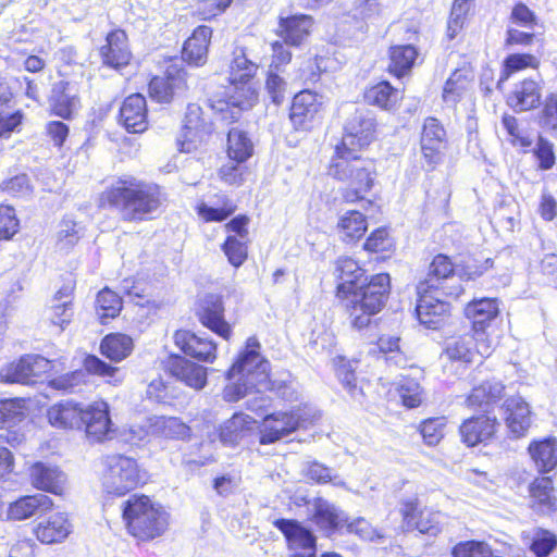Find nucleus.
<instances>
[{
	"label": "nucleus",
	"instance_id": "obj_1",
	"mask_svg": "<svg viewBox=\"0 0 557 557\" xmlns=\"http://www.w3.org/2000/svg\"><path fill=\"white\" fill-rule=\"evenodd\" d=\"M108 199L120 209L124 220L141 221L160 207L161 190L156 184L124 176L110 188Z\"/></svg>",
	"mask_w": 557,
	"mask_h": 557
},
{
	"label": "nucleus",
	"instance_id": "obj_2",
	"mask_svg": "<svg viewBox=\"0 0 557 557\" xmlns=\"http://www.w3.org/2000/svg\"><path fill=\"white\" fill-rule=\"evenodd\" d=\"M375 174V165L371 159H362L346 150H335L329 166L330 176L347 183L343 191L346 202L364 199L373 186Z\"/></svg>",
	"mask_w": 557,
	"mask_h": 557
},
{
	"label": "nucleus",
	"instance_id": "obj_3",
	"mask_svg": "<svg viewBox=\"0 0 557 557\" xmlns=\"http://www.w3.org/2000/svg\"><path fill=\"white\" fill-rule=\"evenodd\" d=\"M127 532L139 541H152L165 533L170 515L162 505L146 495H133L123 506Z\"/></svg>",
	"mask_w": 557,
	"mask_h": 557
},
{
	"label": "nucleus",
	"instance_id": "obj_4",
	"mask_svg": "<svg viewBox=\"0 0 557 557\" xmlns=\"http://www.w3.org/2000/svg\"><path fill=\"white\" fill-rule=\"evenodd\" d=\"M389 287V275L380 273L373 275L367 284L363 281L351 294H347L343 301L354 327L361 330L369 325L371 317L385 306Z\"/></svg>",
	"mask_w": 557,
	"mask_h": 557
},
{
	"label": "nucleus",
	"instance_id": "obj_5",
	"mask_svg": "<svg viewBox=\"0 0 557 557\" xmlns=\"http://www.w3.org/2000/svg\"><path fill=\"white\" fill-rule=\"evenodd\" d=\"M236 376L239 381H250L258 393L275 388L274 382L270 379V362L261 356L260 343L256 337L247 339L245 349L228 370L227 380Z\"/></svg>",
	"mask_w": 557,
	"mask_h": 557
},
{
	"label": "nucleus",
	"instance_id": "obj_6",
	"mask_svg": "<svg viewBox=\"0 0 557 557\" xmlns=\"http://www.w3.org/2000/svg\"><path fill=\"white\" fill-rule=\"evenodd\" d=\"M102 488L107 494L124 496L144 482L137 461L124 455L106 456L102 460Z\"/></svg>",
	"mask_w": 557,
	"mask_h": 557
},
{
	"label": "nucleus",
	"instance_id": "obj_7",
	"mask_svg": "<svg viewBox=\"0 0 557 557\" xmlns=\"http://www.w3.org/2000/svg\"><path fill=\"white\" fill-rule=\"evenodd\" d=\"M257 64L248 60L243 47H236L233 51V59L230 64V82L235 92L230 96L227 106L237 110L232 112V120H238L242 110L252 107L256 101L255 90L249 85L250 78L257 72Z\"/></svg>",
	"mask_w": 557,
	"mask_h": 557
},
{
	"label": "nucleus",
	"instance_id": "obj_8",
	"mask_svg": "<svg viewBox=\"0 0 557 557\" xmlns=\"http://www.w3.org/2000/svg\"><path fill=\"white\" fill-rule=\"evenodd\" d=\"M84 371L76 370L66 373L50 381V385L59 391L65 393H75L79 391L81 386L86 383L87 373L102 376L107 379V383L112 385H120L123 382V376L117 375L120 370L112 367L100 358L89 355L84 359Z\"/></svg>",
	"mask_w": 557,
	"mask_h": 557
},
{
	"label": "nucleus",
	"instance_id": "obj_9",
	"mask_svg": "<svg viewBox=\"0 0 557 557\" xmlns=\"http://www.w3.org/2000/svg\"><path fill=\"white\" fill-rule=\"evenodd\" d=\"M376 123L373 113L364 108L355 109L344 125L342 144L335 150L356 153L369 146L375 137Z\"/></svg>",
	"mask_w": 557,
	"mask_h": 557
},
{
	"label": "nucleus",
	"instance_id": "obj_10",
	"mask_svg": "<svg viewBox=\"0 0 557 557\" xmlns=\"http://www.w3.org/2000/svg\"><path fill=\"white\" fill-rule=\"evenodd\" d=\"M52 361L41 355H24L0 369V382L8 384H35L52 370Z\"/></svg>",
	"mask_w": 557,
	"mask_h": 557
},
{
	"label": "nucleus",
	"instance_id": "obj_11",
	"mask_svg": "<svg viewBox=\"0 0 557 557\" xmlns=\"http://www.w3.org/2000/svg\"><path fill=\"white\" fill-rule=\"evenodd\" d=\"M212 132L213 125L203 119L202 109L196 103L188 104L182 132L176 139L180 151L193 152L197 150Z\"/></svg>",
	"mask_w": 557,
	"mask_h": 557
},
{
	"label": "nucleus",
	"instance_id": "obj_12",
	"mask_svg": "<svg viewBox=\"0 0 557 557\" xmlns=\"http://www.w3.org/2000/svg\"><path fill=\"white\" fill-rule=\"evenodd\" d=\"M26 418L24 398L0 399V441L11 447H18L25 442V434L17 425Z\"/></svg>",
	"mask_w": 557,
	"mask_h": 557
},
{
	"label": "nucleus",
	"instance_id": "obj_13",
	"mask_svg": "<svg viewBox=\"0 0 557 557\" xmlns=\"http://www.w3.org/2000/svg\"><path fill=\"white\" fill-rule=\"evenodd\" d=\"M300 423L299 410L276 411L267 414L259 425V443L261 445L274 444L296 432L300 428Z\"/></svg>",
	"mask_w": 557,
	"mask_h": 557
},
{
	"label": "nucleus",
	"instance_id": "obj_14",
	"mask_svg": "<svg viewBox=\"0 0 557 557\" xmlns=\"http://www.w3.org/2000/svg\"><path fill=\"white\" fill-rule=\"evenodd\" d=\"M82 428L94 442L110 440L114 432V424L110 418V406L104 400H96L83 406Z\"/></svg>",
	"mask_w": 557,
	"mask_h": 557
},
{
	"label": "nucleus",
	"instance_id": "obj_15",
	"mask_svg": "<svg viewBox=\"0 0 557 557\" xmlns=\"http://www.w3.org/2000/svg\"><path fill=\"white\" fill-rule=\"evenodd\" d=\"M273 524L284 534L290 557H315V536L300 522L277 519Z\"/></svg>",
	"mask_w": 557,
	"mask_h": 557
},
{
	"label": "nucleus",
	"instance_id": "obj_16",
	"mask_svg": "<svg viewBox=\"0 0 557 557\" xmlns=\"http://www.w3.org/2000/svg\"><path fill=\"white\" fill-rule=\"evenodd\" d=\"M421 152L428 170H434L444 157L447 145L446 131L435 117H428L421 134Z\"/></svg>",
	"mask_w": 557,
	"mask_h": 557
},
{
	"label": "nucleus",
	"instance_id": "obj_17",
	"mask_svg": "<svg viewBox=\"0 0 557 557\" xmlns=\"http://www.w3.org/2000/svg\"><path fill=\"white\" fill-rule=\"evenodd\" d=\"M428 284H418L416 313L419 322L429 329H437L449 313V304L433 295Z\"/></svg>",
	"mask_w": 557,
	"mask_h": 557
},
{
	"label": "nucleus",
	"instance_id": "obj_18",
	"mask_svg": "<svg viewBox=\"0 0 557 557\" xmlns=\"http://www.w3.org/2000/svg\"><path fill=\"white\" fill-rule=\"evenodd\" d=\"M323 106V96L311 90L298 92L292 103L289 120L296 131H308Z\"/></svg>",
	"mask_w": 557,
	"mask_h": 557
},
{
	"label": "nucleus",
	"instance_id": "obj_19",
	"mask_svg": "<svg viewBox=\"0 0 557 557\" xmlns=\"http://www.w3.org/2000/svg\"><path fill=\"white\" fill-rule=\"evenodd\" d=\"M307 506L310 521L327 536L347 523L346 513L324 498H314Z\"/></svg>",
	"mask_w": 557,
	"mask_h": 557
},
{
	"label": "nucleus",
	"instance_id": "obj_20",
	"mask_svg": "<svg viewBox=\"0 0 557 557\" xmlns=\"http://www.w3.org/2000/svg\"><path fill=\"white\" fill-rule=\"evenodd\" d=\"M197 315L203 326L222 338L230 339L232 327L224 319V305L220 295H206L200 301Z\"/></svg>",
	"mask_w": 557,
	"mask_h": 557
},
{
	"label": "nucleus",
	"instance_id": "obj_21",
	"mask_svg": "<svg viewBox=\"0 0 557 557\" xmlns=\"http://www.w3.org/2000/svg\"><path fill=\"white\" fill-rule=\"evenodd\" d=\"M30 483L34 487L54 495H62L66 488V475L58 467L42 461L29 468Z\"/></svg>",
	"mask_w": 557,
	"mask_h": 557
},
{
	"label": "nucleus",
	"instance_id": "obj_22",
	"mask_svg": "<svg viewBox=\"0 0 557 557\" xmlns=\"http://www.w3.org/2000/svg\"><path fill=\"white\" fill-rule=\"evenodd\" d=\"M186 76L187 74L184 70H178L175 66H170L166 70L165 77L157 76L150 81V97L158 102L168 103L172 101V99L178 91L186 89Z\"/></svg>",
	"mask_w": 557,
	"mask_h": 557
},
{
	"label": "nucleus",
	"instance_id": "obj_23",
	"mask_svg": "<svg viewBox=\"0 0 557 557\" xmlns=\"http://www.w3.org/2000/svg\"><path fill=\"white\" fill-rule=\"evenodd\" d=\"M175 345L187 356L203 362H213L216 345L207 337L199 336L186 330L176 331Z\"/></svg>",
	"mask_w": 557,
	"mask_h": 557
},
{
	"label": "nucleus",
	"instance_id": "obj_24",
	"mask_svg": "<svg viewBox=\"0 0 557 557\" xmlns=\"http://www.w3.org/2000/svg\"><path fill=\"white\" fill-rule=\"evenodd\" d=\"M503 413L509 433L515 437L524 436L531 426L529 404L520 396H511L505 400Z\"/></svg>",
	"mask_w": 557,
	"mask_h": 557
},
{
	"label": "nucleus",
	"instance_id": "obj_25",
	"mask_svg": "<svg viewBox=\"0 0 557 557\" xmlns=\"http://www.w3.org/2000/svg\"><path fill=\"white\" fill-rule=\"evenodd\" d=\"M120 122L129 133H143L148 127L147 102L143 95L133 94L122 103Z\"/></svg>",
	"mask_w": 557,
	"mask_h": 557
},
{
	"label": "nucleus",
	"instance_id": "obj_26",
	"mask_svg": "<svg viewBox=\"0 0 557 557\" xmlns=\"http://www.w3.org/2000/svg\"><path fill=\"white\" fill-rule=\"evenodd\" d=\"M541 81L525 78L515 85L506 101L516 112H524L536 108L541 103Z\"/></svg>",
	"mask_w": 557,
	"mask_h": 557
},
{
	"label": "nucleus",
	"instance_id": "obj_27",
	"mask_svg": "<svg viewBox=\"0 0 557 557\" xmlns=\"http://www.w3.org/2000/svg\"><path fill=\"white\" fill-rule=\"evenodd\" d=\"M72 523L65 512H53L38 522L34 532L38 541L44 544L63 542L72 532Z\"/></svg>",
	"mask_w": 557,
	"mask_h": 557
},
{
	"label": "nucleus",
	"instance_id": "obj_28",
	"mask_svg": "<svg viewBox=\"0 0 557 557\" xmlns=\"http://www.w3.org/2000/svg\"><path fill=\"white\" fill-rule=\"evenodd\" d=\"M106 40L107 44L100 48L103 64L113 69L128 64L132 54L126 33L122 29L112 30L107 35Z\"/></svg>",
	"mask_w": 557,
	"mask_h": 557
},
{
	"label": "nucleus",
	"instance_id": "obj_29",
	"mask_svg": "<svg viewBox=\"0 0 557 557\" xmlns=\"http://www.w3.org/2000/svg\"><path fill=\"white\" fill-rule=\"evenodd\" d=\"M497 419L482 414L466 420L460 426V434L468 446H475L490 441L496 433Z\"/></svg>",
	"mask_w": 557,
	"mask_h": 557
},
{
	"label": "nucleus",
	"instance_id": "obj_30",
	"mask_svg": "<svg viewBox=\"0 0 557 557\" xmlns=\"http://www.w3.org/2000/svg\"><path fill=\"white\" fill-rule=\"evenodd\" d=\"M169 372L185 385L199 391L207 384V369L183 357H174L169 361Z\"/></svg>",
	"mask_w": 557,
	"mask_h": 557
},
{
	"label": "nucleus",
	"instance_id": "obj_31",
	"mask_svg": "<svg viewBox=\"0 0 557 557\" xmlns=\"http://www.w3.org/2000/svg\"><path fill=\"white\" fill-rule=\"evenodd\" d=\"M52 506V499L45 494L27 495L20 497L9 505L7 517L10 520L21 521L39 512L47 511Z\"/></svg>",
	"mask_w": 557,
	"mask_h": 557
},
{
	"label": "nucleus",
	"instance_id": "obj_32",
	"mask_svg": "<svg viewBox=\"0 0 557 557\" xmlns=\"http://www.w3.org/2000/svg\"><path fill=\"white\" fill-rule=\"evenodd\" d=\"M313 25L312 17L306 14H296L280 17L277 34L289 46H299L310 34Z\"/></svg>",
	"mask_w": 557,
	"mask_h": 557
},
{
	"label": "nucleus",
	"instance_id": "obj_33",
	"mask_svg": "<svg viewBox=\"0 0 557 557\" xmlns=\"http://www.w3.org/2000/svg\"><path fill=\"white\" fill-rule=\"evenodd\" d=\"M83 405L73 400H62L47 411L50 424L59 429H82Z\"/></svg>",
	"mask_w": 557,
	"mask_h": 557
},
{
	"label": "nucleus",
	"instance_id": "obj_34",
	"mask_svg": "<svg viewBox=\"0 0 557 557\" xmlns=\"http://www.w3.org/2000/svg\"><path fill=\"white\" fill-rule=\"evenodd\" d=\"M335 275L339 281L337 296L342 300L364 281V271L349 257H342L336 261Z\"/></svg>",
	"mask_w": 557,
	"mask_h": 557
},
{
	"label": "nucleus",
	"instance_id": "obj_35",
	"mask_svg": "<svg viewBox=\"0 0 557 557\" xmlns=\"http://www.w3.org/2000/svg\"><path fill=\"white\" fill-rule=\"evenodd\" d=\"M211 35L212 29L209 26L202 25L197 27L185 41L183 59L188 64L200 66L206 63Z\"/></svg>",
	"mask_w": 557,
	"mask_h": 557
},
{
	"label": "nucleus",
	"instance_id": "obj_36",
	"mask_svg": "<svg viewBox=\"0 0 557 557\" xmlns=\"http://www.w3.org/2000/svg\"><path fill=\"white\" fill-rule=\"evenodd\" d=\"M531 507L541 515H549L557 509L553 482L547 476L537 478L530 485Z\"/></svg>",
	"mask_w": 557,
	"mask_h": 557
},
{
	"label": "nucleus",
	"instance_id": "obj_37",
	"mask_svg": "<svg viewBox=\"0 0 557 557\" xmlns=\"http://www.w3.org/2000/svg\"><path fill=\"white\" fill-rule=\"evenodd\" d=\"M51 100L53 112L62 119H71L79 104L75 87L65 81L54 84Z\"/></svg>",
	"mask_w": 557,
	"mask_h": 557
},
{
	"label": "nucleus",
	"instance_id": "obj_38",
	"mask_svg": "<svg viewBox=\"0 0 557 557\" xmlns=\"http://www.w3.org/2000/svg\"><path fill=\"white\" fill-rule=\"evenodd\" d=\"M529 454L540 472L546 473L557 466V441L548 437L533 441L529 445Z\"/></svg>",
	"mask_w": 557,
	"mask_h": 557
},
{
	"label": "nucleus",
	"instance_id": "obj_39",
	"mask_svg": "<svg viewBox=\"0 0 557 557\" xmlns=\"http://www.w3.org/2000/svg\"><path fill=\"white\" fill-rule=\"evenodd\" d=\"M465 313L472 321V329H485L486 324L494 320L499 313L498 300L496 298H480L470 301Z\"/></svg>",
	"mask_w": 557,
	"mask_h": 557
},
{
	"label": "nucleus",
	"instance_id": "obj_40",
	"mask_svg": "<svg viewBox=\"0 0 557 557\" xmlns=\"http://www.w3.org/2000/svg\"><path fill=\"white\" fill-rule=\"evenodd\" d=\"M418 50L412 45H398L389 50L388 71L397 77L407 75L418 58Z\"/></svg>",
	"mask_w": 557,
	"mask_h": 557
},
{
	"label": "nucleus",
	"instance_id": "obj_41",
	"mask_svg": "<svg viewBox=\"0 0 557 557\" xmlns=\"http://www.w3.org/2000/svg\"><path fill=\"white\" fill-rule=\"evenodd\" d=\"M256 421L249 414L236 412L220 428V438L226 445H235Z\"/></svg>",
	"mask_w": 557,
	"mask_h": 557
},
{
	"label": "nucleus",
	"instance_id": "obj_42",
	"mask_svg": "<svg viewBox=\"0 0 557 557\" xmlns=\"http://www.w3.org/2000/svg\"><path fill=\"white\" fill-rule=\"evenodd\" d=\"M134 348L132 337L121 333L107 335L101 344V354L114 362H120L131 355Z\"/></svg>",
	"mask_w": 557,
	"mask_h": 557
},
{
	"label": "nucleus",
	"instance_id": "obj_43",
	"mask_svg": "<svg viewBox=\"0 0 557 557\" xmlns=\"http://www.w3.org/2000/svg\"><path fill=\"white\" fill-rule=\"evenodd\" d=\"M253 151V145L247 134L239 128H232L227 135V154L232 161L243 163L249 159Z\"/></svg>",
	"mask_w": 557,
	"mask_h": 557
},
{
	"label": "nucleus",
	"instance_id": "obj_44",
	"mask_svg": "<svg viewBox=\"0 0 557 557\" xmlns=\"http://www.w3.org/2000/svg\"><path fill=\"white\" fill-rule=\"evenodd\" d=\"M151 428L154 433L173 440H185L190 432L189 426L175 417H154Z\"/></svg>",
	"mask_w": 557,
	"mask_h": 557
},
{
	"label": "nucleus",
	"instance_id": "obj_45",
	"mask_svg": "<svg viewBox=\"0 0 557 557\" xmlns=\"http://www.w3.org/2000/svg\"><path fill=\"white\" fill-rule=\"evenodd\" d=\"M454 273V264L447 256L437 255L429 267L426 277L419 284L430 285V289L437 290L442 286V282L449 278Z\"/></svg>",
	"mask_w": 557,
	"mask_h": 557
},
{
	"label": "nucleus",
	"instance_id": "obj_46",
	"mask_svg": "<svg viewBox=\"0 0 557 557\" xmlns=\"http://www.w3.org/2000/svg\"><path fill=\"white\" fill-rule=\"evenodd\" d=\"M366 98L370 103L384 110H393L396 108L400 95L388 82H382L370 88Z\"/></svg>",
	"mask_w": 557,
	"mask_h": 557
},
{
	"label": "nucleus",
	"instance_id": "obj_47",
	"mask_svg": "<svg viewBox=\"0 0 557 557\" xmlns=\"http://www.w3.org/2000/svg\"><path fill=\"white\" fill-rule=\"evenodd\" d=\"M504 385L499 381H486L475 386L467 398L469 407L491 404L499 399L504 392Z\"/></svg>",
	"mask_w": 557,
	"mask_h": 557
},
{
	"label": "nucleus",
	"instance_id": "obj_48",
	"mask_svg": "<svg viewBox=\"0 0 557 557\" xmlns=\"http://www.w3.org/2000/svg\"><path fill=\"white\" fill-rule=\"evenodd\" d=\"M445 355L448 359L469 363L474 356V338L471 334L451 338L447 342Z\"/></svg>",
	"mask_w": 557,
	"mask_h": 557
},
{
	"label": "nucleus",
	"instance_id": "obj_49",
	"mask_svg": "<svg viewBox=\"0 0 557 557\" xmlns=\"http://www.w3.org/2000/svg\"><path fill=\"white\" fill-rule=\"evenodd\" d=\"M122 309V298L110 288L106 287L97 295L96 311L104 324L107 319L115 318Z\"/></svg>",
	"mask_w": 557,
	"mask_h": 557
},
{
	"label": "nucleus",
	"instance_id": "obj_50",
	"mask_svg": "<svg viewBox=\"0 0 557 557\" xmlns=\"http://www.w3.org/2000/svg\"><path fill=\"white\" fill-rule=\"evenodd\" d=\"M367 220L356 210L347 211L338 222V228L345 239L355 240L363 236L367 231Z\"/></svg>",
	"mask_w": 557,
	"mask_h": 557
},
{
	"label": "nucleus",
	"instance_id": "obj_51",
	"mask_svg": "<svg viewBox=\"0 0 557 557\" xmlns=\"http://www.w3.org/2000/svg\"><path fill=\"white\" fill-rule=\"evenodd\" d=\"M539 65H540V60L533 54H529V53L509 54L504 60V69H503V72H502V75H500V78H499L497 85L500 86V84L503 82L507 81L512 73L522 71L528 67L537 69Z\"/></svg>",
	"mask_w": 557,
	"mask_h": 557
},
{
	"label": "nucleus",
	"instance_id": "obj_52",
	"mask_svg": "<svg viewBox=\"0 0 557 557\" xmlns=\"http://www.w3.org/2000/svg\"><path fill=\"white\" fill-rule=\"evenodd\" d=\"M305 478L319 484L332 483L335 486H344L341 476L325 465L318 461H309L302 468Z\"/></svg>",
	"mask_w": 557,
	"mask_h": 557
},
{
	"label": "nucleus",
	"instance_id": "obj_53",
	"mask_svg": "<svg viewBox=\"0 0 557 557\" xmlns=\"http://www.w3.org/2000/svg\"><path fill=\"white\" fill-rule=\"evenodd\" d=\"M397 391L403 405L407 408H417L423 400L422 387L414 379L401 376L397 382Z\"/></svg>",
	"mask_w": 557,
	"mask_h": 557
},
{
	"label": "nucleus",
	"instance_id": "obj_54",
	"mask_svg": "<svg viewBox=\"0 0 557 557\" xmlns=\"http://www.w3.org/2000/svg\"><path fill=\"white\" fill-rule=\"evenodd\" d=\"M470 81L463 71H455L447 79L444 90L443 99L446 103L455 104L463 92L468 89Z\"/></svg>",
	"mask_w": 557,
	"mask_h": 557
},
{
	"label": "nucleus",
	"instance_id": "obj_55",
	"mask_svg": "<svg viewBox=\"0 0 557 557\" xmlns=\"http://www.w3.org/2000/svg\"><path fill=\"white\" fill-rule=\"evenodd\" d=\"M493 548L484 541L469 540L457 543L451 557H492Z\"/></svg>",
	"mask_w": 557,
	"mask_h": 557
},
{
	"label": "nucleus",
	"instance_id": "obj_56",
	"mask_svg": "<svg viewBox=\"0 0 557 557\" xmlns=\"http://www.w3.org/2000/svg\"><path fill=\"white\" fill-rule=\"evenodd\" d=\"M399 337L383 335L379 338L377 345L387 363L404 368L407 366V358L399 350Z\"/></svg>",
	"mask_w": 557,
	"mask_h": 557
},
{
	"label": "nucleus",
	"instance_id": "obj_57",
	"mask_svg": "<svg viewBox=\"0 0 557 557\" xmlns=\"http://www.w3.org/2000/svg\"><path fill=\"white\" fill-rule=\"evenodd\" d=\"M502 125L510 137L509 140L513 146H519L521 148H529L532 146V138L519 127V122L515 116L504 114L502 117Z\"/></svg>",
	"mask_w": 557,
	"mask_h": 557
},
{
	"label": "nucleus",
	"instance_id": "obj_58",
	"mask_svg": "<svg viewBox=\"0 0 557 557\" xmlns=\"http://www.w3.org/2000/svg\"><path fill=\"white\" fill-rule=\"evenodd\" d=\"M222 250L228 262L235 268H239L248 256L247 245L236 236H228L222 245Z\"/></svg>",
	"mask_w": 557,
	"mask_h": 557
},
{
	"label": "nucleus",
	"instance_id": "obj_59",
	"mask_svg": "<svg viewBox=\"0 0 557 557\" xmlns=\"http://www.w3.org/2000/svg\"><path fill=\"white\" fill-rule=\"evenodd\" d=\"M445 426L446 419L444 417L432 418L423 421L420 426V433L425 444L430 446L438 444L444 436Z\"/></svg>",
	"mask_w": 557,
	"mask_h": 557
},
{
	"label": "nucleus",
	"instance_id": "obj_60",
	"mask_svg": "<svg viewBox=\"0 0 557 557\" xmlns=\"http://www.w3.org/2000/svg\"><path fill=\"white\" fill-rule=\"evenodd\" d=\"M539 123L546 131H557V92L546 96L539 115Z\"/></svg>",
	"mask_w": 557,
	"mask_h": 557
},
{
	"label": "nucleus",
	"instance_id": "obj_61",
	"mask_svg": "<svg viewBox=\"0 0 557 557\" xmlns=\"http://www.w3.org/2000/svg\"><path fill=\"white\" fill-rule=\"evenodd\" d=\"M557 546V536L546 530H537L531 543V550L536 557H547Z\"/></svg>",
	"mask_w": 557,
	"mask_h": 557
},
{
	"label": "nucleus",
	"instance_id": "obj_62",
	"mask_svg": "<svg viewBox=\"0 0 557 557\" xmlns=\"http://www.w3.org/2000/svg\"><path fill=\"white\" fill-rule=\"evenodd\" d=\"M1 189L13 196L26 198L32 194L33 187L26 174H20L1 183Z\"/></svg>",
	"mask_w": 557,
	"mask_h": 557
},
{
	"label": "nucleus",
	"instance_id": "obj_63",
	"mask_svg": "<svg viewBox=\"0 0 557 557\" xmlns=\"http://www.w3.org/2000/svg\"><path fill=\"white\" fill-rule=\"evenodd\" d=\"M18 226L13 207L0 205V239H10L17 233Z\"/></svg>",
	"mask_w": 557,
	"mask_h": 557
},
{
	"label": "nucleus",
	"instance_id": "obj_64",
	"mask_svg": "<svg viewBox=\"0 0 557 557\" xmlns=\"http://www.w3.org/2000/svg\"><path fill=\"white\" fill-rule=\"evenodd\" d=\"M230 383L224 387L223 398L228 403L238 401L245 397L248 393L256 391L255 385L247 380H238L236 376L233 380H228Z\"/></svg>",
	"mask_w": 557,
	"mask_h": 557
}]
</instances>
